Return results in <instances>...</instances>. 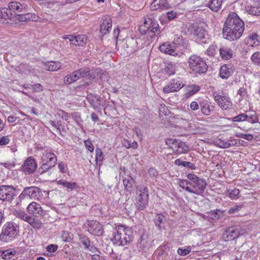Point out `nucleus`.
I'll use <instances>...</instances> for the list:
<instances>
[{
    "mask_svg": "<svg viewBox=\"0 0 260 260\" xmlns=\"http://www.w3.org/2000/svg\"><path fill=\"white\" fill-rule=\"evenodd\" d=\"M149 247V245L147 243V239L145 238V236L142 235L140 237L138 243L137 248L140 251H146Z\"/></svg>",
    "mask_w": 260,
    "mask_h": 260,
    "instance_id": "27",
    "label": "nucleus"
},
{
    "mask_svg": "<svg viewBox=\"0 0 260 260\" xmlns=\"http://www.w3.org/2000/svg\"><path fill=\"white\" fill-rule=\"evenodd\" d=\"M19 226L13 222H7L2 227L0 240L9 243L15 240L19 235Z\"/></svg>",
    "mask_w": 260,
    "mask_h": 260,
    "instance_id": "3",
    "label": "nucleus"
},
{
    "mask_svg": "<svg viewBox=\"0 0 260 260\" xmlns=\"http://www.w3.org/2000/svg\"><path fill=\"white\" fill-rule=\"evenodd\" d=\"M220 76L222 79H227L230 76V72L226 65L222 66L220 70Z\"/></svg>",
    "mask_w": 260,
    "mask_h": 260,
    "instance_id": "42",
    "label": "nucleus"
},
{
    "mask_svg": "<svg viewBox=\"0 0 260 260\" xmlns=\"http://www.w3.org/2000/svg\"><path fill=\"white\" fill-rule=\"evenodd\" d=\"M176 69V64L173 62H170L166 63L164 71L166 74H168L169 75H172L175 74Z\"/></svg>",
    "mask_w": 260,
    "mask_h": 260,
    "instance_id": "35",
    "label": "nucleus"
},
{
    "mask_svg": "<svg viewBox=\"0 0 260 260\" xmlns=\"http://www.w3.org/2000/svg\"><path fill=\"white\" fill-rule=\"evenodd\" d=\"M27 211L35 216L43 217L46 214V212L43 210L41 205L36 203L32 202L29 204L27 208Z\"/></svg>",
    "mask_w": 260,
    "mask_h": 260,
    "instance_id": "18",
    "label": "nucleus"
},
{
    "mask_svg": "<svg viewBox=\"0 0 260 260\" xmlns=\"http://www.w3.org/2000/svg\"><path fill=\"white\" fill-rule=\"evenodd\" d=\"M123 183L125 189L127 191H129L133 186L134 180L132 177L128 176L127 178H125L123 179Z\"/></svg>",
    "mask_w": 260,
    "mask_h": 260,
    "instance_id": "41",
    "label": "nucleus"
},
{
    "mask_svg": "<svg viewBox=\"0 0 260 260\" xmlns=\"http://www.w3.org/2000/svg\"><path fill=\"white\" fill-rule=\"evenodd\" d=\"M218 51L217 47L215 44L211 45L207 50V54L209 56H214Z\"/></svg>",
    "mask_w": 260,
    "mask_h": 260,
    "instance_id": "47",
    "label": "nucleus"
},
{
    "mask_svg": "<svg viewBox=\"0 0 260 260\" xmlns=\"http://www.w3.org/2000/svg\"><path fill=\"white\" fill-rule=\"evenodd\" d=\"M228 196L232 200H235L238 198L240 191L238 189L235 188L231 191H228Z\"/></svg>",
    "mask_w": 260,
    "mask_h": 260,
    "instance_id": "54",
    "label": "nucleus"
},
{
    "mask_svg": "<svg viewBox=\"0 0 260 260\" xmlns=\"http://www.w3.org/2000/svg\"><path fill=\"white\" fill-rule=\"evenodd\" d=\"M10 12L12 14V18L15 17L20 12H26L27 5L18 2H11L8 6Z\"/></svg>",
    "mask_w": 260,
    "mask_h": 260,
    "instance_id": "11",
    "label": "nucleus"
},
{
    "mask_svg": "<svg viewBox=\"0 0 260 260\" xmlns=\"http://www.w3.org/2000/svg\"><path fill=\"white\" fill-rule=\"evenodd\" d=\"M148 27L147 25L145 24V21L144 23L139 26V30L140 32L142 34H147V37H149V31L148 29Z\"/></svg>",
    "mask_w": 260,
    "mask_h": 260,
    "instance_id": "57",
    "label": "nucleus"
},
{
    "mask_svg": "<svg viewBox=\"0 0 260 260\" xmlns=\"http://www.w3.org/2000/svg\"><path fill=\"white\" fill-rule=\"evenodd\" d=\"M145 24L148 27L149 38L152 39L156 35V34H158L159 25L155 20L148 18L145 19Z\"/></svg>",
    "mask_w": 260,
    "mask_h": 260,
    "instance_id": "14",
    "label": "nucleus"
},
{
    "mask_svg": "<svg viewBox=\"0 0 260 260\" xmlns=\"http://www.w3.org/2000/svg\"><path fill=\"white\" fill-rule=\"evenodd\" d=\"M61 238L64 242H70L73 239L72 235L68 231H63L61 232Z\"/></svg>",
    "mask_w": 260,
    "mask_h": 260,
    "instance_id": "48",
    "label": "nucleus"
},
{
    "mask_svg": "<svg viewBox=\"0 0 260 260\" xmlns=\"http://www.w3.org/2000/svg\"><path fill=\"white\" fill-rule=\"evenodd\" d=\"M61 64L58 61H48L44 63V69L49 71H55L61 68Z\"/></svg>",
    "mask_w": 260,
    "mask_h": 260,
    "instance_id": "26",
    "label": "nucleus"
},
{
    "mask_svg": "<svg viewBox=\"0 0 260 260\" xmlns=\"http://www.w3.org/2000/svg\"><path fill=\"white\" fill-rule=\"evenodd\" d=\"M129 250L127 248H124L122 251L120 253L121 255V257L122 258L121 260H126L128 258L129 255Z\"/></svg>",
    "mask_w": 260,
    "mask_h": 260,
    "instance_id": "64",
    "label": "nucleus"
},
{
    "mask_svg": "<svg viewBox=\"0 0 260 260\" xmlns=\"http://www.w3.org/2000/svg\"><path fill=\"white\" fill-rule=\"evenodd\" d=\"M200 105L202 113L204 115L206 116L210 115L212 110L210 108V106L209 105L208 102L204 101L200 102Z\"/></svg>",
    "mask_w": 260,
    "mask_h": 260,
    "instance_id": "34",
    "label": "nucleus"
},
{
    "mask_svg": "<svg viewBox=\"0 0 260 260\" xmlns=\"http://www.w3.org/2000/svg\"><path fill=\"white\" fill-rule=\"evenodd\" d=\"M222 2L223 0H210L208 3L209 7L211 10L217 12L220 9Z\"/></svg>",
    "mask_w": 260,
    "mask_h": 260,
    "instance_id": "32",
    "label": "nucleus"
},
{
    "mask_svg": "<svg viewBox=\"0 0 260 260\" xmlns=\"http://www.w3.org/2000/svg\"><path fill=\"white\" fill-rule=\"evenodd\" d=\"M16 188L12 185L0 186V200L11 202L15 196Z\"/></svg>",
    "mask_w": 260,
    "mask_h": 260,
    "instance_id": "8",
    "label": "nucleus"
},
{
    "mask_svg": "<svg viewBox=\"0 0 260 260\" xmlns=\"http://www.w3.org/2000/svg\"><path fill=\"white\" fill-rule=\"evenodd\" d=\"M125 50L127 54H132L142 47V40L136 37H127L125 39Z\"/></svg>",
    "mask_w": 260,
    "mask_h": 260,
    "instance_id": "9",
    "label": "nucleus"
},
{
    "mask_svg": "<svg viewBox=\"0 0 260 260\" xmlns=\"http://www.w3.org/2000/svg\"><path fill=\"white\" fill-rule=\"evenodd\" d=\"M150 8L152 11L167 10L169 8V5L166 0H154Z\"/></svg>",
    "mask_w": 260,
    "mask_h": 260,
    "instance_id": "23",
    "label": "nucleus"
},
{
    "mask_svg": "<svg viewBox=\"0 0 260 260\" xmlns=\"http://www.w3.org/2000/svg\"><path fill=\"white\" fill-rule=\"evenodd\" d=\"M240 235L239 230L234 226L229 227L222 234V239L225 241H232Z\"/></svg>",
    "mask_w": 260,
    "mask_h": 260,
    "instance_id": "17",
    "label": "nucleus"
},
{
    "mask_svg": "<svg viewBox=\"0 0 260 260\" xmlns=\"http://www.w3.org/2000/svg\"><path fill=\"white\" fill-rule=\"evenodd\" d=\"M194 35L197 37V39H202L205 38L206 31L205 30L201 27H197L194 29Z\"/></svg>",
    "mask_w": 260,
    "mask_h": 260,
    "instance_id": "46",
    "label": "nucleus"
},
{
    "mask_svg": "<svg viewBox=\"0 0 260 260\" xmlns=\"http://www.w3.org/2000/svg\"><path fill=\"white\" fill-rule=\"evenodd\" d=\"M103 20L100 26V32L104 36L110 32L112 26V21L110 17L108 15L104 16Z\"/></svg>",
    "mask_w": 260,
    "mask_h": 260,
    "instance_id": "21",
    "label": "nucleus"
},
{
    "mask_svg": "<svg viewBox=\"0 0 260 260\" xmlns=\"http://www.w3.org/2000/svg\"><path fill=\"white\" fill-rule=\"evenodd\" d=\"M220 55L222 59H230L232 57L233 51L231 49L222 47L219 49Z\"/></svg>",
    "mask_w": 260,
    "mask_h": 260,
    "instance_id": "30",
    "label": "nucleus"
},
{
    "mask_svg": "<svg viewBox=\"0 0 260 260\" xmlns=\"http://www.w3.org/2000/svg\"><path fill=\"white\" fill-rule=\"evenodd\" d=\"M200 87L197 85H192L188 86L187 92L186 93V96L188 98L194 94L199 91Z\"/></svg>",
    "mask_w": 260,
    "mask_h": 260,
    "instance_id": "39",
    "label": "nucleus"
},
{
    "mask_svg": "<svg viewBox=\"0 0 260 260\" xmlns=\"http://www.w3.org/2000/svg\"><path fill=\"white\" fill-rule=\"evenodd\" d=\"M253 6H247L248 13L253 15H260V0H253Z\"/></svg>",
    "mask_w": 260,
    "mask_h": 260,
    "instance_id": "24",
    "label": "nucleus"
},
{
    "mask_svg": "<svg viewBox=\"0 0 260 260\" xmlns=\"http://www.w3.org/2000/svg\"><path fill=\"white\" fill-rule=\"evenodd\" d=\"M76 70L70 74L67 75L64 78V82L66 84H71L72 83L77 81L80 79Z\"/></svg>",
    "mask_w": 260,
    "mask_h": 260,
    "instance_id": "29",
    "label": "nucleus"
},
{
    "mask_svg": "<svg viewBox=\"0 0 260 260\" xmlns=\"http://www.w3.org/2000/svg\"><path fill=\"white\" fill-rule=\"evenodd\" d=\"M37 167L35 158L32 156L28 157L23 162L21 170L25 173L29 174L34 172Z\"/></svg>",
    "mask_w": 260,
    "mask_h": 260,
    "instance_id": "15",
    "label": "nucleus"
},
{
    "mask_svg": "<svg viewBox=\"0 0 260 260\" xmlns=\"http://www.w3.org/2000/svg\"><path fill=\"white\" fill-rule=\"evenodd\" d=\"M175 150L178 154L185 153L189 151V147L184 142L179 141Z\"/></svg>",
    "mask_w": 260,
    "mask_h": 260,
    "instance_id": "33",
    "label": "nucleus"
},
{
    "mask_svg": "<svg viewBox=\"0 0 260 260\" xmlns=\"http://www.w3.org/2000/svg\"><path fill=\"white\" fill-rule=\"evenodd\" d=\"M246 120L251 123H254L258 122V119L256 114L254 113L250 115H248V119Z\"/></svg>",
    "mask_w": 260,
    "mask_h": 260,
    "instance_id": "61",
    "label": "nucleus"
},
{
    "mask_svg": "<svg viewBox=\"0 0 260 260\" xmlns=\"http://www.w3.org/2000/svg\"><path fill=\"white\" fill-rule=\"evenodd\" d=\"M247 119L248 115L245 113H242L229 119L234 122H242L246 120Z\"/></svg>",
    "mask_w": 260,
    "mask_h": 260,
    "instance_id": "45",
    "label": "nucleus"
},
{
    "mask_svg": "<svg viewBox=\"0 0 260 260\" xmlns=\"http://www.w3.org/2000/svg\"><path fill=\"white\" fill-rule=\"evenodd\" d=\"M179 141V140L173 138L168 139L166 141V144L170 148L175 150L177 148V144L178 143Z\"/></svg>",
    "mask_w": 260,
    "mask_h": 260,
    "instance_id": "49",
    "label": "nucleus"
},
{
    "mask_svg": "<svg viewBox=\"0 0 260 260\" xmlns=\"http://www.w3.org/2000/svg\"><path fill=\"white\" fill-rule=\"evenodd\" d=\"M154 223L161 230L164 229L165 216L161 214H157L154 218Z\"/></svg>",
    "mask_w": 260,
    "mask_h": 260,
    "instance_id": "31",
    "label": "nucleus"
},
{
    "mask_svg": "<svg viewBox=\"0 0 260 260\" xmlns=\"http://www.w3.org/2000/svg\"><path fill=\"white\" fill-rule=\"evenodd\" d=\"M79 239L80 242L83 244L84 248L92 253L100 252L98 248L95 247L89 238L84 234L79 235Z\"/></svg>",
    "mask_w": 260,
    "mask_h": 260,
    "instance_id": "20",
    "label": "nucleus"
},
{
    "mask_svg": "<svg viewBox=\"0 0 260 260\" xmlns=\"http://www.w3.org/2000/svg\"><path fill=\"white\" fill-rule=\"evenodd\" d=\"M169 249V247L167 245L164 244L160 245L156 250V252L157 253L158 256H162L164 255L167 250Z\"/></svg>",
    "mask_w": 260,
    "mask_h": 260,
    "instance_id": "53",
    "label": "nucleus"
},
{
    "mask_svg": "<svg viewBox=\"0 0 260 260\" xmlns=\"http://www.w3.org/2000/svg\"><path fill=\"white\" fill-rule=\"evenodd\" d=\"M216 146L222 148H228L232 146L236 145L237 142L234 140L224 141L221 139H218L215 142Z\"/></svg>",
    "mask_w": 260,
    "mask_h": 260,
    "instance_id": "25",
    "label": "nucleus"
},
{
    "mask_svg": "<svg viewBox=\"0 0 260 260\" xmlns=\"http://www.w3.org/2000/svg\"><path fill=\"white\" fill-rule=\"evenodd\" d=\"M188 63L190 69L196 73L204 74L208 70V66L204 59L196 55H191Z\"/></svg>",
    "mask_w": 260,
    "mask_h": 260,
    "instance_id": "6",
    "label": "nucleus"
},
{
    "mask_svg": "<svg viewBox=\"0 0 260 260\" xmlns=\"http://www.w3.org/2000/svg\"><path fill=\"white\" fill-rule=\"evenodd\" d=\"M175 164L177 166H183V167H188L192 170L196 169L195 166L190 162L182 161L180 159H177L175 161Z\"/></svg>",
    "mask_w": 260,
    "mask_h": 260,
    "instance_id": "43",
    "label": "nucleus"
},
{
    "mask_svg": "<svg viewBox=\"0 0 260 260\" xmlns=\"http://www.w3.org/2000/svg\"><path fill=\"white\" fill-rule=\"evenodd\" d=\"M251 59L253 63L260 66V52H256L254 53Z\"/></svg>",
    "mask_w": 260,
    "mask_h": 260,
    "instance_id": "56",
    "label": "nucleus"
},
{
    "mask_svg": "<svg viewBox=\"0 0 260 260\" xmlns=\"http://www.w3.org/2000/svg\"><path fill=\"white\" fill-rule=\"evenodd\" d=\"M57 157L54 153L48 152L45 153L41 157V165L38 169L40 174L50 170L56 164Z\"/></svg>",
    "mask_w": 260,
    "mask_h": 260,
    "instance_id": "5",
    "label": "nucleus"
},
{
    "mask_svg": "<svg viewBox=\"0 0 260 260\" xmlns=\"http://www.w3.org/2000/svg\"><path fill=\"white\" fill-rule=\"evenodd\" d=\"M84 143L87 149H88L91 152H92L93 151L94 147L90 140H85L84 141Z\"/></svg>",
    "mask_w": 260,
    "mask_h": 260,
    "instance_id": "59",
    "label": "nucleus"
},
{
    "mask_svg": "<svg viewBox=\"0 0 260 260\" xmlns=\"http://www.w3.org/2000/svg\"><path fill=\"white\" fill-rule=\"evenodd\" d=\"M33 228L39 230L42 226V222L39 219L31 217L28 222Z\"/></svg>",
    "mask_w": 260,
    "mask_h": 260,
    "instance_id": "40",
    "label": "nucleus"
},
{
    "mask_svg": "<svg viewBox=\"0 0 260 260\" xmlns=\"http://www.w3.org/2000/svg\"><path fill=\"white\" fill-rule=\"evenodd\" d=\"M49 196V192L42 190L38 187L32 186L25 187L19 196L20 200H23L25 198L31 199L41 200Z\"/></svg>",
    "mask_w": 260,
    "mask_h": 260,
    "instance_id": "4",
    "label": "nucleus"
},
{
    "mask_svg": "<svg viewBox=\"0 0 260 260\" xmlns=\"http://www.w3.org/2000/svg\"><path fill=\"white\" fill-rule=\"evenodd\" d=\"M148 194V190L146 186L143 185H140L137 187V194Z\"/></svg>",
    "mask_w": 260,
    "mask_h": 260,
    "instance_id": "58",
    "label": "nucleus"
},
{
    "mask_svg": "<svg viewBox=\"0 0 260 260\" xmlns=\"http://www.w3.org/2000/svg\"><path fill=\"white\" fill-rule=\"evenodd\" d=\"M184 86L182 79L180 78L172 79L169 83L164 86V93H170L179 91Z\"/></svg>",
    "mask_w": 260,
    "mask_h": 260,
    "instance_id": "10",
    "label": "nucleus"
},
{
    "mask_svg": "<svg viewBox=\"0 0 260 260\" xmlns=\"http://www.w3.org/2000/svg\"><path fill=\"white\" fill-rule=\"evenodd\" d=\"M57 115L60 117L62 120L67 121L69 119L68 113L61 109H57Z\"/></svg>",
    "mask_w": 260,
    "mask_h": 260,
    "instance_id": "55",
    "label": "nucleus"
},
{
    "mask_svg": "<svg viewBox=\"0 0 260 260\" xmlns=\"http://www.w3.org/2000/svg\"><path fill=\"white\" fill-rule=\"evenodd\" d=\"M187 183L188 182H187V180L182 179L179 181L178 184L179 187L188 191V192L197 193L196 191L191 189V187L187 186Z\"/></svg>",
    "mask_w": 260,
    "mask_h": 260,
    "instance_id": "37",
    "label": "nucleus"
},
{
    "mask_svg": "<svg viewBox=\"0 0 260 260\" xmlns=\"http://www.w3.org/2000/svg\"><path fill=\"white\" fill-rule=\"evenodd\" d=\"M96 155H95V160L96 162H100L101 164L100 166L102 165V161L104 158L103 153L102 150L100 148H96L95 149Z\"/></svg>",
    "mask_w": 260,
    "mask_h": 260,
    "instance_id": "52",
    "label": "nucleus"
},
{
    "mask_svg": "<svg viewBox=\"0 0 260 260\" xmlns=\"http://www.w3.org/2000/svg\"><path fill=\"white\" fill-rule=\"evenodd\" d=\"M133 239L132 228L120 225L114 228L111 240L114 244L124 246L130 243Z\"/></svg>",
    "mask_w": 260,
    "mask_h": 260,
    "instance_id": "2",
    "label": "nucleus"
},
{
    "mask_svg": "<svg viewBox=\"0 0 260 260\" xmlns=\"http://www.w3.org/2000/svg\"><path fill=\"white\" fill-rule=\"evenodd\" d=\"M0 18L4 19H12V14L8 8H0Z\"/></svg>",
    "mask_w": 260,
    "mask_h": 260,
    "instance_id": "36",
    "label": "nucleus"
},
{
    "mask_svg": "<svg viewBox=\"0 0 260 260\" xmlns=\"http://www.w3.org/2000/svg\"><path fill=\"white\" fill-rule=\"evenodd\" d=\"M17 17V20L19 21H34L36 20V17H38L35 14L26 13L22 14H17L15 17Z\"/></svg>",
    "mask_w": 260,
    "mask_h": 260,
    "instance_id": "28",
    "label": "nucleus"
},
{
    "mask_svg": "<svg viewBox=\"0 0 260 260\" xmlns=\"http://www.w3.org/2000/svg\"><path fill=\"white\" fill-rule=\"evenodd\" d=\"M63 39H68L71 43L75 46H83L86 44L87 38L85 35H66L62 37Z\"/></svg>",
    "mask_w": 260,
    "mask_h": 260,
    "instance_id": "16",
    "label": "nucleus"
},
{
    "mask_svg": "<svg viewBox=\"0 0 260 260\" xmlns=\"http://www.w3.org/2000/svg\"><path fill=\"white\" fill-rule=\"evenodd\" d=\"M110 256L113 260H121L122 259L121 257V255H120V253L115 252L113 249L111 252L110 253Z\"/></svg>",
    "mask_w": 260,
    "mask_h": 260,
    "instance_id": "63",
    "label": "nucleus"
},
{
    "mask_svg": "<svg viewBox=\"0 0 260 260\" xmlns=\"http://www.w3.org/2000/svg\"><path fill=\"white\" fill-rule=\"evenodd\" d=\"M247 94L246 89L244 87H241L238 91V95L240 96L239 101H241Z\"/></svg>",
    "mask_w": 260,
    "mask_h": 260,
    "instance_id": "62",
    "label": "nucleus"
},
{
    "mask_svg": "<svg viewBox=\"0 0 260 260\" xmlns=\"http://www.w3.org/2000/svg\"><path fill=\"white\" fill-rule=\"evenodd\" d=\"M183 42V40L182 36L180 35H176L174 36L172 45H174L177 49L178 46L182 44Z\"/></svg>",
    "mask_w": 260,
    "mask_h": 260,
    "instance_id": "51",
    "label": "nucleus"
},
{
    "mask_svg": "<svg viewBox=\"0 0 260 260\" xmlns=\"http://www.w3.org/2000/svg\"><path fill=\"white\" fill-rule=\"evenodd\" d=\"M149 200L148 194H137L136 198V205L139 210H144L148 205Z\"/></svg>",
    "mask_w": 260,
    "mask_h": 260,
    "instance_id": "22",
    "label": "nucleus"
},
{
    "mask_svg": "<svg viewBox=\"0 0 260 260\" xmlns=\"http://www.w3.org/2000/svg\"><path fill=\"white\" fill-rule=\"evenodd\" d=\"M244 30L243 21L236 13H230L222 28V34L224 38L230 41L237 40L242 36Z\"/></svg>",
    "mask_w": 260,
    "mask_h": 260,
    "instance_id": "1",
    "label": "nucleus"
},
{
    "mask_svg": "<svg viewBox=\"0 0 260 260\" xmlns=\"http://www.w3.org/2000/svg\"><path fill=\"white\" fill-rule=\"evenodd\" d=\"M49 122L52 126L55 127L57 130L59 132V133H60L61 127H62L60 120L57 121V122L50 120Z\"/></svg>",
    "mask_w": 260,
    "mask_h": 260,
    "instance_id": "60",
    "label": "nucleus"
},
{
    "mask_svg": "<svg viewBox=\"0 0 260 260\" xmlns=\"http://www.w3.org/2000/svg\"><path fill=\"white\" fill-rule=\"evenodd\" d=\"M87 231L91 234L101 236L103 234L102 225L95 220L88 221Z\"/></svg>",
    "mask_w": 260,
    "mask_h": 260,
    "instance_id": "13",
    "label": "nucleus"
},
{
    "mask_svg": "<svg viewBox=\"0 0 260 260\" xmlns=\"http://www.w3.org/2000/svg\"><path fill=\"white\" fill-rule=\"evenodd\" d=\"M15 215L17 217L28 222L31 217L28 215L26 213L23 211H17L16 212Z\"/></svg>",
    "mask_w": 260,
    "mask_h": 260,
    "instance_id": "44",
    "label": "nucleus"
},
{
    "mask_svg": "<svg viewBox=\"0 0 260 260\" xmlns=\"http://www.w3.org/2000/svg\"><path fill=\"white\" fill-rule=\"evenodd\" d=\"M159 49L161 52L168 54L172 56H180V53L178 51L175 46L172 44L165 43L160 45Z\"/></svg>",
    "mask_w": 260,
    "mask_h": 260,
    "instance_id": "19",
    "label": "nucleus"
},
{
    "mask_svg": "<svg viewBox=\"0 0 260 260\" xmlns=\"http://www.w3.org/2000/svg\"><path fill=\"white\" fill-rule=\"evenodd\" d=\"M213 95L215 101L217 103L218 105L221 108L224 110L228 109V106H225L224 104H223V103L221 102V99L222 95H219L218 94H215V93H213Z\"/></svg>",
    "mask_w": 260,
    "mask_h": 260,
    "instance_id": "50",
    "label": "nucleus"
},
{
    "mask_svg": "<svg viewBox=\"0 0 260 260\" xmlns=\"http://www.w3.org/2000/svg\"><path fill=\"white\" fill-rule=\"evenodd\" d=\"M16 253L15 250L10 249L6 250H0V256L5 259H9L14 256Z\"/></svg>",
    "mask_w": 260,
    "mask_h": 260,
    "instance_id": "38",
    "label": "nucleus"
},
{
    "mask_svg": "<svg viewBox=\"0 0 260 260\" xmlns=\"http://www.w3.org/2000/svg\"><path fill=\"white\" fill-rule=\"evenodd\" d=\"M76 71L78 73L80 79L86 77L91 80L96 78L98 76L100 70L99 69L90 70L87 67H84L77 70Z\"/></svg>",
    "mask_w": 260,
    "mask_h": 260,
    "instance_id": "12",
    "label": "nucleus"
},
{
    "mask_svg": "<svg viewBox=\"0 0 260 260\" xmlns=\"http://www.w3.org/2000/svg\"><path fill=\"white\" fill-rule=\"evenodd\" d=\"M187 177L188 180L193 182L191 189L196 191L197 193L194 194L202 196L207 185L206 181L204 179L200 178L195 174L191 173L188 174Z\"/></svg>",
    "mask_w": 260,
    "mask_h": 260,
    "instance_id": "7",
    "label": "nucleus"
}]
</instances>
